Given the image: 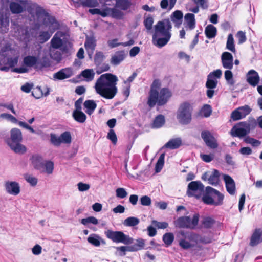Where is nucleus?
I'll return each mask as SVG.
<instances>
[{
    "label": "nucleus",
    "mask_w": 262,
    "mask_h": 262,
    "mask_svg": "<svg viewBox=\"0 0 262 262\" xmlns=\"http://www.w3.org/2000/svg\"><path fill=\"white\" fill-rule=\"evenodd\" d=\"M140 223V219L134 216H130L124 220L123 224L125 226L133 227L137 226Z\"/></svg>",
    "instance_id": "obj_39"
},
{
    "label": "nucleus",
    "mask_w": 262,
    "mask_h": 262,
    "mask_svg": "<svg viewBox=\"0 0 262 262\" xmlns=\"http://www.w3.org/2000/svg\"><path fill=\"white\" fill-rule=\"evenodd\" d=\"M223 67L225 69H232L233 67V57L232 55L228 52H224L221 56Z\"/></svg>",
    "instance_id": "obj_17"
},
{
    "label": "nucleus",
    "mask_w": 262,
    "mask_h": 262,
    "mask_svg": "<svg viewBox=\"0 0 262 262\" xmlns=\"http://www.w3.org/2000/svg\"><path fill=\"white\" fill-rule=\"evenodd\" d=\"M9 17L6 13H0V32L6 33L9 31Z\"/></svg>",
    "instance_id": "obj_23"
},
{
    "label": "nucleus",
    "mask_w": 262,
    "mask_h": 262,
    "mask_svg": "<svg viewBox=\"0 0 262 262\" xmlns=\"http://www.w3.org/2000/svg\"><path fill=\"white\" fill-rule=\"evenodd\" d=\"M116 6L123 10H126L130 6V3L128 0H117Z\"/></svg>",
    "instance_id": "obj_49"
},
{
    "label": "nucleus",
    "mask_w": 262,
    "mask_h": 262,
    "mask_svg": "<svg viewBox=\"0 0 262 262\" xmlns=\"http://www.w3.org/2000/svg\"><path fill=\"white\" fill-rule=\"evenodd\" d=\"M25 180L29 183L32 186H35L37 185L38 180L36 178L29 174H26L24 176Z\"/></svg>",
    "instance_id": "obj_54"
},
{
    "label": "nucleus",
    "mask_w": 262,
    "mask_h": 262,
    "mask_svg": "<svg viewBox=\"0 0 262 262\" xmlns=\"http://www.w3.org/2000/svg\"><path fill=\"white\" fill-rule=\"evenodd\" d=\"M50 66V61L48 57L45 56L39 59L37 58V70H41Z\"/></svg>",
    "instance_id": "obj_37"
},
{
    "label": "nucleus",
    "mask_w": 262,
    "mask_h": 262,
    "mask_svg": "<svg viewBox=\"0 0 262 262\" xmlns=\"http://www.w3.org/2000/svg\"><path fill=\"white\" fill-rule=\"evenodd\" d=\"M81 224L84 225H86L89 223L94 225H97L98 223V220L94 216H90L86 218L82 219L81 221Z\"/></svg>",
    "instance_id": "obj_56"
},
{
    "label": "nucleus",
    "mask_w": 262,
    "mask_h": 262,
    "mask_svg": "<svg viewBox=\"0 0 262 262\" xmlns=\"http://www.w3.org/2000/svg\"><path fill=\"white\" fill-rule=\"evenodd\" d=\"M244 141L246 144H250L253 147H258L261 144L260 141L249 136L246 137L244 139Z\"/></svg>",
    "instance_id": "obj_48"
},
{
    "label": "nucleus",
    "mask_w": 262,
    "mask_h": 262,
    "mask_svg": "<svg viewBox=\"0 0 262 262\" xmlns=\"http://www.w3.org/2000/svg\"><path fill=\"white\" fill-rule=\"evenodd\" d=\"M164 158L165 154H162L160 156L156 164L155 171L156 172H159L162 169L164 164Z\"/></svg>",
    "instance_id": "obj_47"
},
{
    "label": "nucleus",
    "mask_w": 262,
    "mask_h": 262,
    "mask_svg": "<svg viewBox=\"0 0 262 262\" xmlns=\"http://www.w3.org/2000/svg\"><path fill=\"white\" fill-rule=\"evenodd\" d=\"M215 223V220L210 216H205L203 218L202 224L205 228H211Z\"/></svg>",
    "instance_id": "obj_43"
},
{
    "label": "nucleus",
    "mask_w": 262,
    "mask_h": 262,
    "mask_svg": "<svg viewBox=\"0 0 262 262\" xmlns=\"http://www.w3.org/2000/svg\"><path fill=\"white\" fill-rule=\"evenodd\" d=\"M32 163L33 167L41 172H45L44 163L42 157L38 155H33L31 158Z\"/></svg>",
    "instance_id": "obj_20"
},
{
    "label": "nucleus",
    "mask_w": 262,
    "mask_h": 262,
    "mask_svg": "<svg viewBox=\"0 0 262 262\" xmlns=\"http://www.w3.org/2000/svg\"><path fill=\"white\" fill-rule=\"evenodd\" d=\"M118 78L110 73L103 74L97 80L95 89L97 94L104 98L111 99L117 93Z\"/></svg>",
    "instance_id": "obj_2"
},
{
    "label": "nucleus",
    "mask_w": 262,
    "mask_h": 262,
    "mask_svg": "<svg viewBox=\"0 0 262 262\" xmlns=\"http://www.w3.org/2000/svg\"><path fill=\"white\" fill-rule=\"evenodd\" d=\"M227 191L231 195H234L235 191V184L233 179L229 175L223 176Z\"/></svg>",
    "instance_id": "obj_21"
},
{
    "label": "nucleus",
    "mask_w": 262,
    "mask_h": 262,
    "mask_svg": "<svg viewBox=\"0 0 262 262\" xmlns=\"http://www.w3.org/2000/svg\"><path fill=\"white\" fill-rule=\"evenodd\" d=\"M141 204L143 206H149L151 203V199L147 195L142 196L140 198Z\"/></svg>",
    "instance_id": "obj_64"
},
{
    "label": "nucleus",
    "mask_w": 262,
    "mask_h": 262,
    "mask_svg": "<svg viewBox=\"0 0 262 262\" xmlns=\"http://www.w3.org/2000/svg\"><path fill=\"white\" fill-rule=\"evenodd\" d=\"M182 144V139L180 137L173 138L169 140L163 146L170 149L179 148Z\"/></svg>",
    "instance_id": "obj_25"
},
{
    "label": "nucleus",
    "mask_w": 262,
    "mask_h": 262,
    "mask_svg": "<svg viewBox=\"0 0 262 262\" xmlns=\"http://www.w3.org/2000/svg\"><path fill=\"white\" fill-rule=\"evenodd\" d=\"M6 64L8 65L10 68L15 67L18 63V57H9L7 59Z\"/></svg>",
    "instance_id": "obj_62"
},
{
    "label": "nucleus",
    "mask_w": 262,
    "mask_h": 262,
    "mask_svg": "<svg viewBox=\"0 0 262 262\" xmlns=\"http://www.w3.org/2000/svg\"><path fill=\"white\" fill-rule=\"evenodd\" d=\"M76 2H79L83 6L89 7H96L98 4L96 0H75Z\"/></svg>",
    "instance_id": "obj_51"
},
{
    "label": "nucleus",
    "mask_w": 262,
    "mask_h": 262,
    "mask_svg": "<svg viewBox=\"0 0 262 262\" xmlns=\"http://www.w3.org/2000/svg\"><path fill=\"white\" fill-rule=\"evenodd\" d=\"M193 106L188 102L180 104L177 112V119L183 125L189 124L192 120Z\"/></svg>",
    "instance_id": "obj_7"
},
{
    "label": "nucleus",
    "mask_w": 262,
    "mask_h": 262,
    "mask_svg": "<svg viewBox=\"0 0 262 262\" xmlns=\"http://www.w3.org/2000/svg\"><path fill=\"white\" fill-rule=\"evenodd\" d=\"M174 239V235L172 233H166L163 235L162 239L166 247L170 246Z\"/></svg>",
    "instance_id": "obj_41"
},
{
    "label": "nucleus",
    "mask_w": 262,
    "mask_h": 262,
    "mask_svg": "<svg viewBox=\"0 0 262 262\" xmlns=\"http://www.w3.org/2000/svg\"><path fill=\"white\" fill-rule=\"evenodd\" d=\"M216 28L212 25H208L205 30L206 36L209 39L214 38L216 35Z\"/></svg>",
    "instance_id": "obj_38"
},
{
    "label": "nucleus",
    "mask_w": 262,
    "mask_h": 262,
    "mask_svg": "<svg viewBox=\"0 0 262 262\" xmlns=\"http://www.w3.org/2000/svg\"><path fill=\"white\" fill-rule=\"evenodd\" d=\"M22 133L20 130L13 128L10 131V137L7 140V143L10 149L17 154H24L27 151L26 147L22 144Z\"/></svg>",
    "instance_id": "obj_4"
},
{
    "label": "nucleus",
    "mask_w": 262,
    "mask_h": 262,
    "mask_svg": "<svg viewBox=\"0 0 262 262\" xmlns=\"http://www.w3.org/2000/svg\"><path fill=\"white\" fill-rule=\"evenodd\" d=\"M226 49L234 53L235 52L234 38L232 34H230L228 36L226 43Z\"/></svg>",
    "instance_id": "obj_45"
},
{
    "label": "nucleus",
    "mask_w": 262,
    "mask_h": 262,
    "mask_svg": "<svg viewBox=\"0 0 262 262\" xmlns=\"http://www.w3.org/2000/svg\"><path fill=\"white\" fill-rule=\"evenodd\" d=\"M224 199L223 194L210 186L206 187V193L202 198L205 204L215 206L222 205L223 204Z\"/></svg>",
    "instance_id": "obj_6"
},
{
    "label": "nucleus",
    "mask_w": 262,
    "mask_h": 262,
    "mask_svg": "<svg viewBox=\"0 0 262 262\" xmlns=\"http://www.w3.org/2000/svg\"><path fill=\"white\" fill-rule=\"evenodd\" d=\"M0 117L2 118H5L9 120L11 122L14 123H17V119L11 114L7 113H3L0 115Z\"/></svg>",
    "instance_id": "obj_63"
},
{
    "label": "nucleus",
    "mask_w": 262,
    "mask_h": 262,
    "mask_svg": "<svg viewBox=\"0 0 262 262\" xmlns=\"http://www.w3.org/2000/svg\"><path fill=\"white\" fill-rule=\"evenodd\" d=\"M182 237L183 238L181 239L179 242V245L182 249L187 250L194 246V245L191 244L189 240L183 236Z\"/></svg>",
    "instance_id": "obj_44"
},
{
    "label": "nucleus",
    "mask_w": 262,
    "mask_h": 262,
    "mask_svg": "<svg viewBox=\"0 0 262 262\" xmlns=\"http://www.w3.org/2000/svg\"><path fill=\"white\" fill-rule=\"evenodd\" d=\"M126 57V54L124 50L115 52L111 56L110 63L113 66H117L123 61Z\"/></svg>",
    "instance_id": "obj_19"
},
{
    "label": "nucleus",
    "mask_w": 262,
    "mask_h": 262,
    "mask_svg": "<svg viewBox=\"0 0 262 262\" xmlns=\"http://www.w3.org/2000/svg\"><path fill=\"white\" fill-rule=\"evenodd\" d=\"M61 143L69 144L72 141L71 135L69 132H64L60 136Z\"/></svg>",
    "instance_id": "obj_50"
},
{
    "label": "nucleus",
    "mask_w": 262,
    "mask_h": 262,
    "mask_svg": "<svg viewBox=\"0 0 262 262\" xmlns=\"http://www.w3.org/2000/svg\"><path fill=\"white\" fill-rule=\"evenodd\" d=\"M170 92L167 88H163L159 94L157 90L151 87L148 99L147 104L150 107H154L157 103L159 106L165 104L170 97Z\"/></svg>",
    "instance_id": "obj_5"
},
{
    "label": "nucleus",
    "mask_w": 262,
    "mask_h": 262,
    "mask_svg": "<svg viewBox=\"0 0 262 262\" xmlns=\"http://www.w3.org/2000/svg\"><path fill=\"white\" fill-rule=\"evenodd\" d=\"M73 75V71L72 68H67L61 69L58 72L53 74V78L55 79L62 80L71 77Z\"/></svg>",
    "instance_id": "obj_16"
},
{
    "label": "nucleus",
    "mask_w": 262,
    "mask_h": 262,
    "mask_svg": "<svg viewBox=\"0 0 262 262\" xmlns=\"http://www.w3.org/2000/svg\"><path fill=\"white\" fill-rule=\"evenodd\" d=\"M217 81L216 79H214L212 77L207 76V80L206 83V86L208 89H213L216 87Z\"/></svg>",
    "instance_id": "obj_53"
},
{
    "label": "nucleus",
    "mask_w": 262,
    "mask_h": 262,
    "mask_svg": "<svg viewBox=\"0 0 262 262\" xmlns=\"http://www.w3.org/2000/svg\"><path fill=\"white\" fill-rule=\"evenodd\" d=\"M4 187L6 191L11 195H17L20 191L19 184L16 181H6L4 184Z\"/></svg>",
    "instance_id": "obj_13"
},
{
    "label": "nucleus",
    "mask_w": 262,
    "mask_h": 262,
    "mask_svg": "<svg viewBox=\"0 0 262 262\" xmlns=\"http://www.w3.org/2000/svg\"><path fill=\"white\" fill-rule=\"evenodd\" d=\"M87 240L89 243L96 247H99L101 243L103 244H105L104 240L96 234H91L88 237Z\"/></svg>",
    "instance_id": "obj_30"
},
{
    "label": "nucleus",
    "mask_w": 262,
    "mask_h": 262,
    "mask_svg": "<svg viewBox=\"0 0 262 262\" xmlns=\"http://www.w3.org/2000/svg\"><path fill=\"white\" fill-rule=\"evenodd\" d=\"M116 249L118 251L120 252V256H124L126 254V252H132V249L130 246H120L117 247Z\"/></svg>",
    "instance_id": "obj_60"
},
{
    "label": "nucleus",
    "mask_w": 262,
    "mask_h": 262,
    "mask_svg": "<svg viewBox=\"0 0 262 262\" xmlns=\"http://www.w3.org/2000/svg\"><path fill=\"white\" fill-rule=\"evenodd\" d=\"M72 117L76 121L80 123L85 122L86 119V116L81 111L74 110Z\"/></svg>",
    "instance_id": "obj_33"
},
{
    "label": "nucleus",
    "mask_w": 262,
    "mask_h": 262,
    "mask_svg": "<svg viewBox=\"0 0 262 262\" xmlns=\"http://www.w3.org/2000/svg\"><path fill=\"white\" fill-rule=\"evenodd\" d=\"M105 235L115 243H121L128 245L133 243V239L122 231H114L107 230L105 231Z\"/></svg>",
    "instance_id": "obj_9"
},
{
    "label": "nucleus",
    "mask_w": 262,
    "mask_h": 262,
    "mask_svg": "<svg viewBox=\"0 0 262 262\" xmlns=\"http://www.w3.org/2000/svg\"><path fill=\"white\" fill-rule=\"evenodd\" d=\"M165 123V117L162 115H158L154 119L152 127L158 128L162 127Z\"/></svg>",
    "instance_id": "obj_40"
},
{
    "label": "nucleus",
    "mask_w": 262,
    "mask_h": 262,
    "mask_svg": "<svg viewBox=\"0 0 262 262\" xmlns=\"http://www.w3.org/2000/svg\"><path fill=\"white\" fill-rule=\"evenodd\" d=\"M252 109L249 105H245L234 110L231 114V118L234 121H237L244 118L246 116L249 115Z\"/></svg>",
    "instance_id": "obj_12"
},
{
    "label": "nucleus",
    "mask_w": 262,
    "mask_h": 262,
    "mask_svg": "<svg viewBox=\"0 0 262 262\" xmlns=\"http://www.w3.org/2000/svg\"><path fill=\"white\" fill-rule=\"evenodd\" d=\"M262 242V229L258 228L256 229L250 238V242L249 245L254 247Z\"/></svg>",
    "instance_id": "obj_24"
},
{
    "label": "nucleus",
    "mask_w": 262,
    "mask_h": 262,
    "mask_svg": "<svg viewBox=\"0 0 262 262\" xmlns=\"http://www.w3.org/2000/svg\"><path fill=\"white\" fill-rule=\"evenodd\" d=\"M45 172L50 174L52 173L54 169V163L51 161H46L44 163Z\"/></svg>",
    "instance_id": "obj_55"
},
{
    "label": "nucleus",
    "mask_w": 262,
    "mask_h": 262,
    "mask_svg": "<svg viewBox=\"0 0 262 262\" xmlns=\"http://www.w3.org/2000/svg\"><path fill=\"white\" fill-rule=\"evenodd\" d=\"M259 81V77L258 73L254 70H251L248 72L247 78L248 82L252 86L257 85Z\"/></svg>",
    "instance_id": "obj_26"
},
{
    "label": "nucleus",
    "mask_w": 262,
    "mask_h": 262,
    "mask_svg": "<svg viewBox=\"0 0 262 262\" xmlns=\"http://www.w3.org/2000/svg\"><path fill=\"white\" fill-rule=\"evenodd\" d=\"M50 142L56 146H58L61 144L60 136L58 137L55 134L52 133L50 134Z\"/></svg>",
    "instance_id": "obj_57"
},
{
    "label": "nucleus",
    "mask_w": 262,
    "mask_h": 262,
    "mask_svg": "<svg viewBox=\"0 0 262 262\" xmlns=\"http://www.w3.org/2000/svg\"><path fill=\"white\" fill-rule=\"evenodd\" d=\"M37 58L34 56H27L23 59V63L27 67H34L37 70Z\"/></svg>",
    "instance_id": "obj_29"
},
{
    "label": "nucleus",
    "mask_w": 262,
    "mask_h": 262,
    "mask_svg": "<svg viewBox=\"0 0 262 262\" xmlns=\"http://www.w3.org/2000/svg\"><path fill=\"white\" fill-rule=\"evenodd\" d=\"M179 234L182 236L185 237V238H187L190 241L195 242L196 244L200 243L207 244H209L212 242L210 238L205 236H201L199 234L193 232L181 231H180Z\"/></svg>",
    "instance_id": "obj_11"
},
{
    "label": "nucleus",
    "mask_w": 262,
    "mask_h": 262,
    "mask_svg": "<svg viewBox=\"0 0 262 262\" xmlns=\"http://www.w3.org/2000/svg\"><path fill=\"white\" fill-rule=\"evenodd\" d=\"M28 0H20L19 2H12L9 4V8L13 14H19L23 12L24 8L22 5L28 4Z\"/></svg>",
    "instance_id": "obj_18"
},
{
    "label": "nucleus",
    "mask_w": 262,
    "mask_h": 262,
    "mask_svg": "<svg viewBox=\"0 0 262 262\" xmlns=\"http://www.w3.org/2000/svg\"><path fill=\"white\" fill-rule=\"evenodd\" d=\"M184 18L190 30L193 29L195 27V20L194 15L192 13H187L185 14Z\"/></svg>",
    "instance_id": "obj_35"
},
{
    "label": "nucleus",
    "mask_w": 262,
    "mask_h": 262,
    "mask_svg": "<svg viewBox=\"0 0 262 262\" xmlns=\"http://www.w3.org/2000/svg\"><path fill=\"white\" fill-rule=\"evenodd\" d=\"M51 47L55 49H61L63 51H65L66 49L63 47V40L56 34L51 40Z\"/></svg>",
    "instance_id": "obj_28"
},
{
    "label": "nucleus",
    "mask_w": 262,
    "mask_h": 262,
    "mask_svg": "<svg viewBox=\"0 0 262 262\" xmlns=\"http://www.w3.org/2000/svg\"><path fill=\"white\" fill-rule=\"evenodd\" d=\"M212 113V108L210 105H204L200 110V113L202 116L204 117H208Z\"/></svg>",
    "instance_id": "obj_46"
},
{
    "label": "nucleus",
    "mask_w": 262,
    "mask_h": 262,
    "mask_svg": "<svg viewBox=\"0 0 262 262\" xmlns=\"http://www.w3.org/2000/svg\"><path fill=\"white\" fill-rule=\"evenodd\" d=\"M230 135L233 137L242 138L247 135L245 130L237 123L231 129Z\"/></svg>",
    "instance_id": "obj_27"
},
{
    "label": "nucleus",
    "mask_w": 262,
    "mask_h": 262,
    "mask_svg": "<svg viewBox=\"0 0 262 262\" xmlns=\"http://www.w3.org/2000/svg\"><path fill=\"white\" fill-rule=\"evenodd\" d=\"M96 46V40L94 36H87L84 42V47L89 55H92Z\"/></svg>",
    "instance_id": "obj_22"
},
{
    "label": "nucleus",
    "mask_w": 262,
    "mask_h": 262,
    "mask_svg": "<svg viewBox=\"0 0 262 262\" xmlns=\"http://www.w3.org/2000/svg\"><path fill=\"white\" fill-rule=\"evenodd\" d=\"M204 185L200 181L191 182L188 185L187 194L199 199L204 190Z\"/></svg>",
    "instance_id": "obj_10"
},
{
    "label": "nucleus",
    "mask_w": 262,
    "mask_h": 262,
    "mask_svg": "<svg viewBox=\"0 0 262 262\" xmlns=\"http://www.w3.org/2000/svg\"><path fill=\"white\" fill-rule=\"evenodd\" d=\"M80 75L84 78L85 81L89 82L94 79L95 73L93 69H88L82 71Z\"/></svg>",
    "instance_id": "obj_36"
},
{
    "label": "nucleus",
    "mask_w": 262,
    "mask_h": 262,
    "mask_svg": "<svg viewBox=\"0 0 262 262\" xmlns=\"http://www.w3.org/2000/svg\"><path fill=\"white\" fill-rule=\"evenodd\" d=\"M201 137L207 146L213 149L217 148L218 144L216 141L215 139L210 132H202Z\"/></svg>",
    "instance_id": "obj_14"
},
{
    "label": "nucleus",
    "mask_w": 262,
    "mask_h": 262,
    "mask_svg": "<svg viewBox=\"0 0 262 262\" xmlns=\"http://www.w3.org/2000/svg\"><path fill=\"white\" fill-rule=\"evenodd\" d=\"M127 192L124 188H118L116 190V195L119 199H124L127 196Z\"/></svg>",
    "instance_id": "obj_58"
},
{
    "label": "nucleus",
    "mask_w": 262,
    "mask_h": 262,
    "mask_svg": "<svg viewBox=\"0 0 262 262\" xmlns=\"http://www.w3.org/2000/svg\"><path fill=\"white\" fill-rule=\"evenodd\" d=\"M183 13L181 11H175L171 16V21L175 24V27L179 28L182 24Z\"/></svg>",
    "instance_id": "obj_32"
},
{
    "label": "nucleus",
    "mask_w": 262,
    "mask_h": 262,
    "mask_svg": "<svg viewBox=\"0 0 262 262\" xmlns=\"http://www.w3.org/2000/svg\"><path fill=\"white\" fill-rule=\"evenodd\" d=\"M199 221V214L194 213L192 217L183 216L178 217L174 221L173 224L176 228L194 229L197 226Z\"/></svg>",
    "instance_id": "obj_8"
},
{
    "label": "nucleus",
    "mask_w": 262,
    "mask_h": 262,
    "mask_svg": "<svg viewBox=\"0 0 262 262\" xmlns=\"http://www.w3.org/2000/svg\"><path fill=\"white\" fill-rule=\"evenodd\" d=\"M220 173L216 169H214L212 174L208 179L209 184L216 186L219 184V182Z\"/></svg>",
    "instance_id": "obj_34"
},
{
    "label": "nucleus",
    "mask_w": 262,
    "mask_h": 262,
    "mask_svg": "<svg viewBox=\"0 0 262 262\" xmlns=\"http://www.w3.org/2000/svg\"><path fill=\"white\" fill-rule=\"evenodd\" d=\"M110 13L115 18L121 19L123 16V13L116 8H110Z\"/></svg>",
    "instance_id": "obj_59"
},
{
    "label": "nucleus",
    "mask_w": 262,
    "mask_h": 262,
    "mask_svg": "<svg viewBox=\"0 0 262 262\" xmlns=\"http://www.w3.org/2000/svg\"><path fill=\"white\" fill-rule=\"evenodd\" d=\"M171 28L169 19H164L159 21L154 26L152 43L159 48L167 45L171 37Z\"/></svg>",
    "instance_id": "obj_3"
},
{
    "label": "nucleus",
    "mask_w": 262,
    "mask_h": 262,
    "mask_svg": "<svg viewBox=\"0 0 262 262\" xmlns=\"http://www.w3.org/2000/svg\"><path fill=\"white\" fill-rule=\"evenodd\" d=\"M225 78L228 83L230 85H233L234 84V80L233 79V74L232 72L230 70H226L225 72Z\"/></svg>",
    "instance_id": "obj_61"
},
{
    "label": "nucleus",
    "mask_w": 262,
    "mask_h": 262,
    "mask_svg": "<svg viewBox=\"0 0 262 262\" xmlns=\"http://www.w3.org/2000/svg\"><path fill=\"white\" fill-rule=\"evenodd\" d=\"M145 246V241L142 238L137 240V243L131 245L132 252L137 251L144 248Z\"/></svg>",
    "instance_id": "obj_42"
},
{
    "label": "nucleus",
    "mask_w": 262,
    "mask_h": 262,
    "mask_svg": "<svg viewBox=\"0 0 262 262\" xmlns=\"http://www.w3.org/2000/svg\"><path fill=\"white\" fill-rule=\"evenodd\" d=\"M105 56L104 55L103 52L100 51L96 52L94 57V61L95 64L97 66L101 64Z\"/></svg>",
    "instance_id": "obj_52"
},
{
    "label": "nucleus",
    "mask_w": 262,
    "mask_h": 262,
    "mask_svg": "<svg viewBox=\"0 0 262 262\" xmlns=\"http://www.w3.org/2000/svg\"><path fill=\"white\" fill-rule=\"evenodd\" d=\"M85 112L88 115H91L93 113L97 107V104L93 100H87L83 103Z\"/></svg>",
    "instance_id": "obj_31"
},
{
    "label": "nucleus",
    "mask_w": 262,
    "mask_h": 262,
    "mask_svg": "<svg viewBox=\"0 0 262 262\" xmlns=\"http://www.w3.org/2000/svg\"><path fill=\"white\" fill-rule=\"evenodd\" d=\"M27 11L34 17L35 29H39L42 25L48 28L49 31H40L38 36L39 42L45 43L50 39L53 33L58 29V23L54 17L49 15L36 3L30 4L28 6Z\"/></svg>",
    "instance_id": "obj_1"
},
{
    "label": "nucleus",
    "mask_w": 262,
    "mask_h": 262,
    "mask_svg": "<svg viewBox=\"0 0 262 262\" xmlns=\"http://www.w3.org/2000/svg\"><path fill=\"white\" fill-rule=\"evenodd\" d=\"M245 132L248 135L251 130L254 129L257 126L256 120L253 117L249 118L246 121H242L238 123Z\"/></svg>",
    "instance_id": "obj_15"
}]
</instances>
